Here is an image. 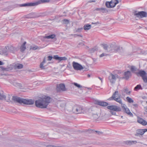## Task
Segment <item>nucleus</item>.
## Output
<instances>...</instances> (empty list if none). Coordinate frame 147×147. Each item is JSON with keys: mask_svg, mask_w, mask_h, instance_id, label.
I'll return each instance as SVG.
<instances>
[{"mask_svg": "<svg viewBox=\"0 0 147 147\" xmlns=\"http://www.w3.org/2000/svg\"><path fill=\"white\" fill-rule=\"evenodd\" d=\"M122 108H124V112L127 113L128 115H129L130 116L133 117V114L130 112L129 109L127 108H125L124 106H122Z\"/></svg>", "mask_w": 147, "mask_h": 147, "instance_id": "obj_22", "label": "nucleus"}, {"mask_svg": "<svg viewBox=\"0 0 147 147\" xmlns=\"http://www.w3.org/2000/svg\"><path fill=\"white\" fill-rule=\"evenodd\" d=\"M72 35H73V36H74L75 37H77V36H80L81 37H82L83 36L82 35H81L80 34H73V35L72 34Z\"/></svg>", "mask_w": 147, "mask_h": 147, "instance_id": "obj_48", "label": "nucleus"}, {"mask_svg": "<svg viewBox=\"0 0 147 147\" xmlns=\"http://www.w3.org/2000/svg\"><path fill=\"white\" fill-rule=\"evenodd\" d=\"M11 96L9 94L8 96H7V98L6 99V98H3V99H5V100L7 102H10L11 101Z\"/></svg>", "mask_w": 147, "mask_h": 147, "instance_id": "obj_36", "label": "nucleus"}, {"mask_svg": "<svg viewBox=\"0 0 147 147\" xmlns=\"http://www.w3.org/2000/svg\"><path fill=\"white\" fill-rule=\"evenodd\" d=\"M6 98V96L3 93L2 94L0 92V100H3Z\"/></svg>", "mask_w": 147, "mask_h": 147, "instance_id": "obj_33", "label": "nucleus"}, {"mask_svg": "<svg viewBox=\"0 0 147 147\" xmlns=\"http://www.w3.org/2000/svg\"><path fill=\"white\" fill-rule=\"evenodd\" d=\"M126 98L127 101L129 103L133 102H134V100L129 97H127Z\"/></svg>", "mask_w": 147, "mask_h": 147, "instance_id": "obj_38", "label": "nucleus"}, {"mask_svg": "<svg viewBox=\"0 0 147 147\" xmlns=\"http://www.w3.org/2000/svg\"><path fill=\"white\" fill-rule=\"evenodd\" d=\"M49 0H39L35 2L28 3L20 5V7L34 6L37 5L39 4L45 2H48Z\"/></svg>", "mask_w": 147, "mask_h": 147, "instance_id": "obj_3", "label": "nucleus"}, {"mask_svg": "<svg viewBox=\"0 0 147 147\" xmlns=\"http://www.w3.org/2000/svg\"><path fill=\"white\" fill-rule=\"evenodd\" d=\"M127 55L129 56H131L133 55V54L132 52H131L130 51H128L127 53Z\"/></svg>", "mask_w": 147, "mask_h": 147, "instance_id": "obj_47", "label": "nucleus"}, {"mask_svg": "<svg viewBox=\"0 0 147 147\" xmlns=\"http://www.w3.org/2000/svg\"><path fill=\"white\" fill-rule=\"evenodd\" d=\"M107 108L111 110L116 112L120 111H121V108L115 105H111L108 106Z\"/></svg>", "mask_w": 147, "mask_h": 147, "instance_id": "obj_10", "label": "nucleus"}, {"mask_svg": "<svg viewBox=\"0 0 147 147\" xmlns=\"http://www.w3.org/2000/svg\"><path fill=\"white\" fill-rule=\"evenodd\" d=\"M130 68L131 72L136 74V73L135 72L137 70V69L135 66L133 65L131 66Z\"/></svg>", "mask_w": 147, "mask_h": 147, "instance_id": "obj_24", "label": "nucleus"}, {"mask_svg": "<svg viewBox=\"0 0 147 147\" xmlns=\"http://www.w3.org/2000/svg\"><path fill=\"white\" fill-rule=\"evenodd\" d=\"M109 79L110 82L112 83L115 82L116 80V77L112 73L110 74V75L109 77Z\"/></svg>", "mask_w": 147, "mask_h": 147, "instance_id": "obj_18", "label": "nucleus"}, {"mask_svg": "<svg viewBox=\"0 0 147 147\" xmlns=\"http://www.w3.org/2000/svg\"><path fill=\"white\" fill-rule=\"evenodd\" d=\"M132 76V74L131 71H127L123 73V76L122 78L127 80Z\"/></svg>", "mask_w": 147, "mask_h": 147, "instance_id": "obj_11", "label": "nucleus"}, {"mask_svg": "<svg viewBox=\"0 0 147 147\" xmlns=\"http://www.w3.org/2000/svg\"><path fill=\"white\" fill-rule=\"evenodd\" d=\"M111 113L112 114V115H116V113L114 111H111Z\"/></svg>", "mask_w": 147, "mask_h": 147, "instance_id": "obj_56", "label": "nucleus"}, {"mask_svg": "<svg viewBox=\"0 0 147 147\" xmlns=\"http://www.w3.org/2000/svg\"><path fill=\"white\" fill-rule=\"evenodd\" d=\"M120 123H125V122H123V121H121L120 122Z\"/></svg>", "mask_w": 147, "mask_h": 147, "instance_id": "obj_62", "label": "nucleus"}, {"mask_svg": "<svg viewBox=\"0 0 147 147\" xmlns=\"http://www.w3.org/2000/svg\"><path fill=\"white\" fill-rule=\"evenodd\" d=\"M72 65L73 68L75 70H80L84 69L82 65L75 61L73 62Z\"/></svg>", "mask_w": 147, "mask_h": 147, "instance_id": "obj_9", "label": "nucleus"}, {"mask_svg": "<svg viewBox=\"0 0 147 147\" xmlns=\"http://www.w3.org/2000/svg\"><path fill=\"white\" fill-rule=\"evenodd\" d=\"M65 103H62L60 104V106L62 108H64L65 107Z\"/></svg>", "mask_w": 147, "mask_h": 147, "instance_id": "obj_53", "label": "nucleus"}, {"mask_svg": "<svg viewBox=\"0 0 147 147\" xmlns=\"http://www.w3.org/2000/svg\"><path fill=\"white\" fill-rule=\"evenodd\" d=\"M137 143V142L136 141H128L127 144L129 145H131L134 144H136Z\"/></svg>", "mask_w": 147, "mask_h": 147, "instance_id": "obj_34", "label": "nucleus"}, {"mask_svg": "<svg viewBox=\"0 0 147 147\" xmlns=\"http://www.w3.org/2000/svg\"><path fill=\"white\" fill-rule=\"evenodd\" d=\"M107 54H105L104 53H102V54L101 55H100V57H103V56H107Z\"/></svg>", "mask_w": 147, "mask_h": 147, "instance_id": "obj_55", "label": "nucleus"}, {"mask_svg": "<svg viewBox=\"0 0 147 147\" xmlns=\"http://www.w3.org/2000/svg\"><path fill=\"white\" fill-rule=\"evenodd\" d=\"M95 10L97 11H99L100 12L101 10V8H96L95 9Z\"/></svg>", "mask_w": 147, "mask_h": 147, "instance_id": "obj_57", "label": "nucleus"}, {"mask_svg": "<svg viewBox=\"0 0 147 147\" xmlns=\"http://www.w3.org/2000/svg\"><path fill=\"white\" fill-rule=\"evenodd\" d=\"M26 49V47L25 46L22 45L20 48V51L21 52L24 51Z\"/></svg>", "mask_w": 147, "mask_h": 147, "instance_id": "obj_40", "label": "nucleus"}, {"mask_svg": "<svg viewBox=\"0 0 147 147\" xmlns=\"http://www.w3.org/2000/svg\"><path fill=\"white\" fill-rule=\"evenodd\" d=\"M137 50H138V49L136 48L133 49V52H132L133 53V54L134 53H135L136 52H137Z\"/></svg>", "mask_w": 147, "mask_h": 147, "instance_id": "obj_54", "label": "nucleus"}, {"mask_svg": "<svg viewBox=\"0 0 147 147\" xmlns=\"http://www.w3.org/2000/svg\"><path fill=\"white\" fill-rule=\"evenodd\" d=\"M73 84H74L78 88H82V86H81L80 84H78V83L75 82H74L73 83Z\"/></svg>", "mask_w": 147, "mask_h": 147, "instance_id": "obj_41", "label": "nucleus"}, {"mask_svg": "<svg viewBox=\"0 0 147 147\" xmlns=\"http://www.w3.org/2000/svg\"><path fill=\"white\" fill-rule=\"evenodd\" d=\"M118 3L119 1L118 0H112L110 1L106 2L105 5L108 8H111L115 7Z\"/></svg>", "mask_w": 147, "mask_h": 147, "instance_id": "obj_6", "label": "nucleus"}, {"mask_svg": "<svg viewBox=\"0 0 147 147\" xmlns=\"http://www.w3.org/2000/svg\"><path fill=\"white\" fill-rule=\"evenodd\" d=\"M98 78L100 79V80H101V82H102V78H100V77H98Z\"/></svg>", "mask_w": 147, "mask_h": 147, "instance_id": "obj_63", "label": "nucleus"}, {"mask_svg": "<svg viewBox=\"0 0 147 147\" xmlns=\"http://www.w3.org/2000/svg\"><path fill=\"white\" fill-rule=\"evenodd\" d=\"M136 74L138 76L139 75L141 76L144 82L146 83H147V77L146 76L147 73L144 71L140 70L139 72H136Z\"/></svg>", "mask_w": 147, "mask_h": 147, "instance_id": "obj_5", "label": "nucleus"}, {"mask_svg": "<svg viewBox=\"0 0 147 147\" xmlns=\"http://www.w3.org/2000/svg\"><path fill=\"white\" fill-rule=\"evenodd\" d=\"M146 131H147V129H137L136 131V133L135 134V136L137 137L142 136Z\"/></svg>", "mask_w": 147, "mask_h": 147, "instance_id": "obj_8", "label": "nucleus"}, {"mask_svg": "<svg viewBox=\"0 0 147 147\" xmlns=\"http://www.w3.org/2000/svg\"><path fill=\"white\" fill-rule=\"evenodd\" d=\"M25 17L28 18H37L38 17V13H31L26 16Z\"/></svg>", "mask_w": 147, "mask_h": 147, "instance_id": "obj_12", "label": "nucleus"}, {"mask_svg": "<svg viewBox=\"0 0 147 147\" xmlns=\"http://www.w3.org/2000/svg\"><path fill=\"white\" fill-rule=\"evenodd\" d=\"M53 13V12L51 11H46L40 13H38V17L41 16L44 17L48 15H52Z\"/></svg>", "mask_w": 147, "mask_h": 147, "instance_id": "obj_15", "label": "nucleus"}, {"mask_svg": "<svg viewBox=\"0 0 147 147\" xmlns=\"http://www.w3.org/2000/svg\"><path fill=\"white\" fill-rule=\"evenodd\" d=\"M123 91L125 92L127 94H129L131 93V91H129L128 92V89L127 88H125L123 90Z\"/></svg>", "mask_w": 147, "mask_h": 147, "instance_id": "obj_32", "label": "nucleus"}, {"mask_svg": "<svg viewBox=\"0 0 147 147\" xmlns=\"http://www.w3.org/2000/svg\"><path fill=\"white\" fill-rule=\"evenodd\" d=\"M122 47L120 48L119 46H117L115 45V52H119L120 51L121 49H122Z\"/></svg>", "mask_w": 147, "mask_h": 147, "instance_id": "obj_29", "label": "nucleus"}, {"mask_svg": "<svg viewBox=\"0 0 147 147\" xmlns=\"http://www.w3.org/2000/svg\"><path fill=\"white\" fill-rule=\"evenodd\" d=\"M45 38H46L47 39H49V38H51V39H55V40H56L57 39L56 38V35L55 34H51L50 35H49L48 36H45Z\"/></svg>", "mask_w": 147, "mask_h": 147, "instance_id": "obj_23", "label": "nucleus"}, {"mask_svg": "<svg viewBox=\"0 0 147 147\" xmlns=\"http://www.w3.org/2000/svg\"><path fill=\"white\" fill-rule=\"evenodd\" d=\"M51 101L50 96H45L43 98H40L35 101L36 107L41 108H46Z\"/></svg>", "mask_w": 147, "mask_h": 147, "instance_id": "obj_1", "label": "nucleus"}, {"mask_svg": "<svg viewBox=\"0 0 147 147\" xmlns=\"http://www.w3.org/2000/svg\"><path fill=\"white\" fill-rule=\"evenodd\" d=\"M26 42H23V44H22V45H23V46H25V45L26 44Z\"/></svg>", "mask_w": 147, "mask_h": 147, "instance_id": "obj_61", "label": "nucleus"}, {"mask_svg": "<svg viewBox=\"0 0 147 147\" xmlns=\"http://www.w3.org/2000/svg\"><path fill=\"white\" fill-rule=\"evenodd\" d=\"M140 89L142 90V87L141 86L140 84H138L134 88V90L135 91H137Z\"/></svg>", "mask_w": 147, "mask_h": 147, "instance_id": "obj_28", "label": "nucleus"}, {"mask_svg": "<svg viewBox=\"0 0 147 147\" xmlns=\"http://www.w3.org/2000/svg\"><path fill=\"white\" fill-rule=\"evenodd\" d=\"M101 24V22H96L95 23L92 22V24Z\"/></svg>", "mask_w": 147, "mask_h": 147, "instance_id": "obj_52", "label": "nucleus"}, {"mask_svg": "<svg viewBox=\"0 0 147 147\" xmlns=\"http://www.w3.org/2000/svg\"><path fill=\"white\" fill-rule=\"evenodd\" d=\"M8 51H9L13 53L15 50H16V48L12 46H10L9 47H8Z\"/></svg>", "mask_w": 147, "mask_h": 147, "instance_id": "obj_25", "label": "nucleus"}, {"mask_svg": "<svg viewBox=\"0 0 147 147\" xmlns=\"http://www.w3.org/2000/svg\"><path fill=\"white\" fill-rule=\"evenodd\" d=\"M12 99L15 102H17L20 104H23L27 105H32L34 103V101L32 100H26L17 96H13Z\"/></svg>", "mask_w": 147, "mask_h": 147, "instance_id": "obj_2", "label": "nucleus"}, {"mask_svg": "<svg viewBox=\"0 0 147 147\" xmlns=\"http://www.w3.org/2000/svg\"><path fill=\"white\" fill-rule=\"evenodd\" d=\"M8 47H5L4 49L1 51H0V54L5 55H7L8 53Z\"/></svg>", "mask_w": 147, "mask_h": 147, "instance_id": "obj_19", "label": "nucleus"}, {"mask_svg": "<svg viewBox=\"0 0 147 147\" xmlns=\"http://www.w3.org/2000/svg\"><path fill=\"white\" fill-rule=\"evenodd\" d=\"M1 68L2 69V70L3 71H8L10 70H11L12 69L11 68H5L2 67H1Z\"/></svg>", "mask_w": 147, "mask_h": 147, "instance_id": "obj_43", "label": "nucleus"}, {"mask_svg": "<svg viewBox=\"0 0 147 147\" xmlns=\"http://www.w3.org/2000/svg\"><path fill=\"white\" fill-rule=\"evenodd\" d=\"M97 50V48H92L90 50V51L91 53H93L95 51Z\"/></svg>", "mask_w": 147, "mask_h": 147, "instance_id": "obj_46", "label": "nucleus"}, {"mask_svg": "<svg viewBox=\"0 0 147 147\" xmlns=\"http://www.w3.org/2000/svg\"><path fill=\"white\" fill-rule=\"evenodd\" d=\"M73 112L76 114L81 113H82L83 109L82 107L79 106H75L72 109Z\"/></svg>", "mask_w": 147, "mask_h": 147, "instance_id": "obj_7", "label": "nucleus"}, {"mask_svg": "<svg viewBox=\"0 0 147 147\" xmlns=\"http://www.w3.org/2000/svg\"><path fill=\"white\" fill-rule=\"evenodd\" d=\"M57 91H60L61 90L63 91L66 90L65 86L63 84H60L57 85Z\"/></svg>", "mask_w": 147, "mask_h": 147, "instance_id": "obj_13", "label": "nucleus"}, {"mask_svg": "<svg viewBox=\"0 0 147 147\" xmlns=\"http://www.w3.org/2000/svg\"><path fill=\"white\" fill-rule=\"evenodd\" d=\"M95 103L102 107H106L108 105V103L106 102L99 100L95 101Z\"/></svg>", "mask_w": 147, "mask_h": 147, "instance_id": "obj_14", "label": "nucleus"}, {"mask_svg": "<svg viewBox=\"0 0 147 147\" xmlns=\"http://www.w3.org/2000/svg\"><path fill=\"white\" fill-rule=\"evenodd\" d=\"M53 59L55 60H58L59 62H60L62 61H65L67 59L66 57H59L57 55H54Z\"/></svg>", "mask_w": 147, "mask_h": 147, "instance_id": "obj_16", "label": "nucleus"}, {"mask_svg": "<svg viewBox=\"0 0 147 147\" xmlns=\"http://www.w3.org/2000/svg\"><path fill=\"white\" fill-rule=\"evenodd\" d=\"M3 63L1 61H0V65H3Z\"/></svg>", "mask_w": 147, "mask_h": 147, "instance_id": "obj_60", "label": "nucleus"}, {"mask_svg": "<svg viewBox=\"0 0 147 147\" xmlns=\"http://www.w3.org/2000/svg\"><path fill=\"white\" fill-rule=\"evenodd\" d=\"M115 45H113L112 44L110 45L108 47L109 50L108 51L111 53L115 52Z\"/></svg>", "mask_w": 147, "mask_h": 147, "instance_id": "obj_20", "label": "nucleus"}, {"mask_svg": "<svg viewBox=\"0 0 147 147\" xmlns=\"http://www.w3.org/2000/svg\"><path fill=\"white\" fill-rule=\"evenodd\" d=\"M88 131L90 133H94L95 132V130L90 129L88 130Z\"/></svg>", "mask_w": 147, "mask_h": 147, "instance_id": "obj_45", "label": "nucleus"}, {"mask_svg": "<svg viewBox=\"0 0 147 147\" xmlns=\"http://www.w3.org/2000/svg\"><path fill=\"white\" fill-rule=\"evenodd\" d=\"M38 49H39V48L37 46H31L30 48V50L32 49L33 50H35Z\"/></svg>", "mask_w": 147, "mask_h": 147, "instance_id": "obj_30", "label": "nucleus"}, {"mask_svg": "<svg viewBox=\"0 0 147 147\" xmlns=\"http://www.w3.org/2000/svg\"><path fill=\"white\" fill-rule=\"evenodd\" d=\"M44 63H40V67L42 69H45V66H43Z\"/></svg>", "mask_w": 147, "mask_h": 147, "instance_id": "obj_44", "label": "nucleus"}, {"mask_svg": "<svg viewBox=\"0 0 147 147\" xmlns=\"http://www.w3.org/2000/svg\"><path fill=\"white\" fill-rule=\"evenodd\" d=\"M113 100L117 102H119L120 104L122 105V104L121 100L120 99V96H118L117 98L114 99Z\"/></svg>", "mask_w": 147, "mask_h": 147, "instance_id": "obj_27", "label": "nucleus"}, {"mask_svg": "<svg viewBox=\"0 0 147 147\" xmlns=\"http://www.w3.org/2000/svg\"><path fill=\"white\" fill-rule=\"evenodd\" d=\"M87 77H90V74H88Z\"/></svg>", "mask_w": 147, "mask_h": 147, "instance_id": "obj_64", "label": "nucleus"}, {"mask_svg": "<svg viewBox=\"0 0 147 147\" xmlns=\"http://www.w3.org/2000/svg\"><path fill=\"white\" fill-rule=\"evenodd\" d=\"M91 25L89 24H87L85 25L84 27L83 28L84 29L86 30H89L91 28Z\"/></svg>", "mask_w": 147, "mask_h": 147, "instance_id": "obj_26", "label": "nucleus"}, {"mask_svg": "<svg viewBox=\"0 0 147 147\" xmlns=\"http://www.w3.org/2000/svg\"><path fill=\"white\" fill-rule=\"evenodd\" d=\"M63 21L65 22V23L66 24H68L69 23V21L68 20H67L66 19H64L63 20Z\"/></svg>", "mask_w": 147, "mask_h": 147, "instance_id": "obj_51", "label": "nucleus"}, {"mask_svg": "<svg viewBox=\"0 0 147 147\" xmlns=\"http://www.w3.org/2000/svg\"><path fill=\"white\" fill-rule=\"evenodd\" d=\"M108 11L107 9L105 8H101V10L100 12H101L102 13H106Z\"/></svg>", "mask_w": 147, "mask_h": 147, "instance_id": "obj_37", "label": "nucleus"}, {"mask_svg": "<svg viewBox=\"0 0 147 147\" xmlns=\"http://www.w3.org/2000/svg\"><path fill=\"white\" fill-rule=\"evenodd\" d=\"M95 132L97 134L99 135H101L103 134V133L101 131H95Z\"/></svg>", "mask_w": 147, "mask_h": 147, "instance_id": "obj_49", "label": "nucleus"}, {"mask_svg": "<svg viewBox=\"0 0 147 147\" xmlns=\"http://www.w3.org/2000/svg\"><path fill=\"white\" fill-rule=\"evenodd\" d=\"M48 58V61H51L52 60L53 58V57L52 56H49L47 57Z\"/></svg>", "mask_w": 147, "mask_h": 147, "instance_id": "obj_50", "label": "nucleus"}, {"mask_svg": "<svg viewBox=\"0 0 147 147\" xmlns=\"http://www.w3.org/2000/svg\"><path fill=\"white\" fill-rule=\"evenodd\" d=\"M102 45L105 50H107V51H108V50H109L108 47H108L107 44H102Z\"/></svg>", "mask_w": 147, "mask_h": 147, "instance_id": "obj_35", "label": "nucleus"}, {"mask_svg": "<svg viewBox=\"0 0 147 147\" xmlns=\"http://www.w3.org/2000/svg\"><path fill=\"white\" fill-rule=\"evenodd\" d=\"M45 58L44 57V58L43 59V61L42 63L44 64L45 63Z\"/></svg>", "mask_w": 147, "mask_h": 147, "instance_id": "obj_58", "label": "nucleus"}, {"mask_svg": "<svg viewBox=\"0 0 147 147\" xmlns=\"http://www.w3.org/2000/svg\"><path fill=\"white\" fill-rule=\"evenodd\" d=\"M137 122L143 125H147V122L143 118L138 117Z\"/></svg>", "mask_w": 147, "mask_h": 147, "instance_id": "obj_17", "label": "nucleus"}, {"mask_svg": "<svg viewBox=\"0 0 147 147\" xmlns=\"http://www.w3.org/2000/svg\"><path fill=\"white\" fill-rule=\"evenodd\" d=\"M92 115L93 118L95 120L98 119L99 116V115L97 114V113L96 114H93Z\"/></svg>", "mask_w": 147, "mask_h": 147, "instance_id": "obj_31", "label": "nucleus"}, {"mask_svg": "<svg viewBox=\"0 0 147 147\" xmlns=\"http://www.w3.org/2000/svg\"><path fill=\"white\" fill-rule=\"evenodd\" d=\"M133 105L136 107H138V105L137 104H134Z\"/></svg>", "mask_w": 147, "mask_h": 147, "instance_id": "obj_59", "label": "nucleus"}, {"mask_svg": "<svg viewBox=\"0 0 147 147\" xmlns=\"http://www.w3.org/2000/svg\"><path fill=\"white\" fill-rule=\"evenodd\" d=\"M16 68L18 69H20L22 68L23 67V65L22 64H18L16 65Z\"/></svg>", "mask_w": 147, "mask_h": 147, "instance_id": "obj_39", "label": "nucleus"}, {"mask_svg": "<svg viewBox=\"0 0 147 147\" xmlns=\"http://www.w3.org/2000/svg\"><path fill=\"white\" fill-rule=\"evenodd\" d=\"M118 95V91H115L113 94L112 96L107 99V100H113L114 99L117 97V95Z\"/></svg>", "mask_w": 147, "mask_h": 147, "instance_id": "obj_21", "label": "nucleus"}, {"mask_svg": "<svg viewBox=\"0 0 147 147\" xmlns=\"http://www.w3.org/2000/svg\"><path fill=\"white\" fill-rule=\"evenodd\" d=\"M133 13L135 16L140 18L147 17V13L145 11H138L135 10L134 11Z\"/></svg>", "mask_w": 147, "mask_h": 147, "instance_id": "obj_4", "label": "nucleus"}, {"mask_svg": "<svg viewBox=\"0 0 147 147\" xmlns=\"http://www.w3.org/2000/svg\"><path fill=\"white\" fill-rule=\"evenodd\" d=\"M83 29V28H78V29H76L75 30H74V32H80Z\"/></svg>", "mask_w": 147, "mask_h": 147, "instance_id": "obj_42", "label": "nucleus"}]
</instances>
